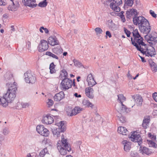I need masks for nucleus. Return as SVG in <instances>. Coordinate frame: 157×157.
I'll return each mask as SVG.
<instances>
[{
    "label": "nucleus",
    "instance_id": "5701e85b",
    "mask_svg": "<svg viewBox=\"0 0 157 157\" xmlns=\"http://www.w3.org/2000/svg\"><path fill=\"white\" fill-rule=\"evenodd\" d=\"M150 118L149 116H147L144 117L142 124V126L144 129H146L148 126L150 121Z\"/></svg>",
    "mask_w": 157,
    "mask_h": 157
},
{
    "label": "nucleus",
    "instance_id": "cd10ccee",
    "mask_svg": "<svg viewBox=\"0 0 157 157\" xmlns=\"http://www.w3.org/2000/svg\"><path fill=\"white\" fill-rule=\"evenodd\" d=\"M110 8L114 11L116 12H119L120 11V8L116 5L114 2H112L110 4Z\"/></svg>",
    "mask_w": 157,
    "mask_h": 157
},
{
    "label": "nucleus",
    "instance_id": "603ef678",
    "mask_svg": "<svg viewBox=\"0 0 157 157\" xmlns=\"http://www.w3.org/2000/svg\"><path fill=\"white\" fill-rule=\"evenodd\" d=\"M113 1L116 5L117 6H119L121 4H122V0H113Z\"/></svg>",
    "mask_w": 157,
    "mask_h": 157
},
{
    "label": "nucleus",
    "instance_id": "58836bf2",
    "mask_svg": "<svg viewBox=\"0 0 157 157\" xmlns=\"http://www.w3.org/2000/svg\"><path fill=\"white\" fill-rule=\"evenodd\" d=\"M73 62L74 63L75 65L77 67H80L82 66V65L81 63L77 60L74 59L73 60Z\"/></svg>",
    "mask_w": 157,
    "mask_h": 157
},
{
    "label": "nucleus",
    "instance_id": "c756f323",
    "mask_svg": "<svg viewBox=\"0 0 157 157\" xmlns=\"http://www.w3.org/2000/svg\"><path fill=\"white\" fill-rule=\"evenodd\" d=\"M45 55L52 57L54 59H55L57 60H59V56L53 53H52L48 51L46 52Z\"/></svg>",
    "mask_w": 157,
    "mask_h": 157
},
{
    "label": "nucleus",
    "instance_id": "052dcab7",
    "mask_svg": "<svg viewBox=\"0 0 157 157\" xmlns=\"http://www.w3.org/2000/svg\"><path fill=\"white\" fill-rule=\"evenodd\" d=\"M105 34L106 35V38L108 36H109V38H110L112 36V35H111V33L109 31H106V32L105 33Z\"/></svg>",
    "mask_w": 157,
    "mask_h": 157
},
{
    "label": "nucleus",
    "instance_id": "6e6d98bb",
    "mask_svg": "<svg viewBox=\"0 0 157 157\" xmlns=\"http://www.w3.org/2000/svg\"><path fill=\"white\" fill-rule=\"evenodd\" d=\"M31 43L30 41H28L27 43L26 44V47H27V48L29 49V51H31Z\"/></svg>",
    "mask_w": 157,
    "mask_h": 157
},
{
    "label": "nucleus",
    "instance_id": "49530a36",
    "mask_svg": "<svg viewBox=\"0 0 157 157\" xmlns=\"http://www.w3.org/2000/svg\"><path fill=\"white\" fill-rule=\"evenodd\" d=\"M77 114V113H76V111L75 110V109L74 108L73 109L71 110L70 112L68 113L67 114L68 115H70V116H72L73 115H75Z\"/></svg>",
    "mask_w": 157,
    "mask_h": 157
},
{
    "label": "nucleus",
    "instance_id": "aec40b11",
    "mask_svg": "<svg viewBox=\"0 0 157 157\" xmlns=\"http://www.w3.org/2000/svg\"><path fill=\"white\" fill-rule=\"evenodd\" d=\"M64 92L61 91L58 93L56 94L54 97V100L56 101H59L64 98Z\"/></svg>",
    "mask_w": 157,
    "mask_h": 157
},
{
    "label": "nucleus",
    "instance_id": "72a5a7b5",
    "mask_svg": "<svg viewBox=\"0 0 157 157\" xmlns=\"http://www.w3.org/2000/svg\"><path fill=\"white\" fill-rule=\"evenodd\" d=\"M118 98V100L120 101V102L122 104H123V101H125L126 100V98L124 97L122 94H120L117 95Z\"/></svg>",
    "mask_w": 157,
    "mask_h": 157
},
{
    "label": "nucleus",
    "instance_id": "0e129e2a",
    "mask_svg": "<svg viewBox=\"0 0 157 157\" xmlns=\"http://www.w3.org/2000/svg\"><path fill=\"white\" fill-rule=\"evenodd\" d=\"M22 2L24 5L27 6L28 2H29V0H22Z\"/></svg>",
    "mask_w": 157,
    "mask_h": 157
},
{
    "label": "nucleus",
    "instance_id": "a211bd4d",
    "mask_svg": "<svg viewBox=\"0 0 157 157\" xmlns=\"http://www.w3.org/2000/svg\"><path fill=\"white\" fill-rule=\"evenodd\" d=\"M12 4L13 5L11 6L10 5L8 7V9L9 10L12 11H15L19 6V2L17 1H14V0H10Z\"/></svg>",
    "mask_w": 157,
    "mask_h": 157
},
{
    "label": "nucleus",
    "instance_id": "c03bdc74",
    "mask_svg": "<svg viewBox=\"0 0 157 157\" xmlns=\"http://www.w3.org/2000/svg\"><path fill=\"white\" fill-rule=\"evenodd\" d=\"M33 2H31L30 0H29V2H28L27 6H28L32 8H34L37 6V4H35L33 3Z\"/></svg>",
    "mask_w": 157,
    "mask_h": 157
},
{
    "label": "nucleus",
    "instance_id": "f257e3e1",
    "mask_svg": "<svg viewBox=\"0 0 157 157\" xmlns=\"http://www.w3.org/2000/svg\"><path fill=\"white\" fill-rule=\"evenodd\" d=\"M13 82L6 83V86L8 87L7 92L2 97H0V104L4 107H6L8 103H11L16 97V91L17 90V83L13 82Z\"/></svg>",
    "mask_w": 157,
    "mask_h": 157
},
{
    "label": "nucleus",
    "instance_id": "774afa93",
    "mask_svg": "<svg viewBox=\"0 0 157 157\" xmlns=\"http://www.w3.org/2000/svg\"><path fill=\"white\" fill-rule=\"evenodd\" d=\"M74 95L76 98H80L81 97V95L80 94H78L77 93H75L74 94Z\"/></svg>",
    "mask_w": 157,
    "mask_h": 157
},
{
    "label": "nucleus",
    "instance_id": "dca6fc26",
    "mask_svg": "<svg viewBox=\"0 0 157 157\" xmlns=\"http://www.w3.org/2000/svg\"><path fill=\"white\" fill-rule=\"evenodd\" d=\"M42 121L46 124H50L53 122L54 120L50 115L47 114L43 117Z\"/></svg>",
    "mask_w": 157,
    "mask_h": 157
},
{
    "label": "nucleus",
    "instance_id": "a18cd8bd",
    "mask_svg": "<svg viewBox=\"0 0 157 157\" xmlns=\"http://www.w3.org/2000/svg\"><path fill=\"white\" fill-rule=\"evenodd\" d=\"M148 143L150 145V147H153L154 148H156L157 147V145L156 144L155 142L151 140L149 141Z\"/></svg>",
    "mask_w": 157,
    "mask_h": 157
},
{
    "label": "nucleus",
    "instance_id": "f03ea898",
    "mask_svg": "<svg viewBox=\"0 0 157 157\" xmlns=\"http://www.w3.org/2000/svg\"><path fill=\"white\" fill-rule=\"evenodd\" d=\"M57 148L60 153L62 155H66L67 152L71 151V145L67 142V139L62 137L61 143H58L57 145Z\"/></svg>",
    "mask_w": 157,
    "mask_h": 157
},
{
    "label": "nucleus",
    "instance_id": "7ed1b4c3",
    "mask_svg": "<svg viewBox=\"0 0 157 157\" xmlns=\"http://www.w3.org/2000/svg\"><path fill=\"white\" fill-rule=\"evenodd\" d=\"M65 121H61L58 123V128L52 129V132L55 136L59 137L60 132H63L66 130Z\"/></svg>",
    "mask_w": 157,
    "mask_h": 157
},
{
    "label": "nucleus",
    "instance_id": "4468645a",
    "mask_svg": "<svg viewBox=\"0 0 157 157\" xmlns=\"http://www.w3.org/2000/svg\"><path fill=\"white\" fill-rule=\"evenodd\" d=\"M132 98L138 106H140L142 105L143 99L141 95L139 94H136L132 96Z\"/></svg>",
    "mask_w": 157,
    "mask_h": 157
},
{
    "label": "nucleus",
    "instance_id": "864d4df0",
    "mask_svg": "<svg viewBox=\"0 0 157 157\" xmlns=\"http://www.w3.org/2000/svg\"><path fill=\"white\" fill-rule=\"evenodd\" d=\"M74 109L77 114L79 113L80 111L82 110V108L79 107H75Z\"/></svg>",
    "mask_w": 157,
    "mask_h": 157
},
{
    "label": "nucleus",
    "instance_id": "69168bd1",
    "mask_svg": "<svg viewBox=\"0 0 157 157\" xmlns=\"http://www.w3.org/2000/svg\"><path fill=\"white\" fill-rule=\"evenodd\" d=\"M148 136L151 139H155L156 138L155 136H154L152 135L151 133H148Z\"/></svg>",
    "mask_w": 157,
    "mask_h": 157
},
{
    "label": "nucleus",
    "instance_id": "39448f33",
    "mask_svg": "<svg viewBox=\"0 0 157 157\" xmlns=\"http://www.w3.org/2000/svg\"><path fill=\"white\" fill-rule=\"evenodd\" d=\"M132 36L134 40L131 37V41L132 44V41H134L135 42L140 44L139 43H143V38L141 36L139 33L137 29H136L133 30L132 32Z\"/></svg>",
    "mask_w": 157,
    "mask_h": 157
},
{
    "label": "nucleus",
    "instance_id": "f8f14e48",
    "mask_svg": "<svg viewBox=\"0 0 157 157\" xmlns=\"http://www.w3.org/2000/svg\"><path fill=\"white\" fill-rule=\"evenodd\" d=\"M148 24H142L139 27L141 33H144L148 34L151 31L149 21Z\"/></svg>",
    "mask_w": 157,
    "mask_h": 157
},
{
    "label": "nucleus",
    "instance_id": "ddd939ff",
    "mask_svg": "<svg viewBox=\"0 0 157 157\" xmlns=\"http://www.w3.org/2000/svg\"><path fill=\"white\" fill-rule=\"evenodd\" d=\"M156 52L154 48L151 45L148 46V48L146 51V53H144L146 56L151 57L154 56Z\"/></svg>",
    "mask_w": 157,
    "mask_h": 157
},
{
    "label": "nucleus",
    "instance_id": "393cba45",
    "mask_svg": "<svg viewBox=\"0 0 157 157\" xmlns=\"http://www.w3.org/2000/svg\"><path fill=\"white\" fill-rule=\"evenodd\" d=\"M53 52L57 54L59 56L62 54L63 52V50L61 48L60 46H58L56 48H54L52 49Z\"/></svg>",
    "mask_w": 157,
    "mask_h": 157
},
{
    "label": "nucleus",
    "instance_id": "37998d69",
    "mask_svg": "<svg viewBox=\"0 0 157 157\" xmlns=\"http://www.w3.org/2000/svg\"><path fill=\"white\" fill-rule=\"evenodd\" d=\"M154 33L155 39L151 38V39H152V42H149V43L152 45L155 44V42L157 43V33Z\"/></svg>",
    "mask_w": 157,
    "mask_h": 157
},
{
    "label": "nucleus",
    "instance_id": "20e7f679",
    "mask_svg": "<svg viewBox=\"0 0 157 157\" xmlns=\"http://www.w3.org/2000/svg\"><path fill=\"white\" fill-rule=\"evenodd\" d=\"M137 15L134 16L133 17V24L136 25H138L139 27L142 24H148V20L144 17L137 16Z\"/></svg>",
    "mask_w": 157,
    "mask_h": 157
},
{
    "label": "nucleus",
    "instance_id": "e433bc0d",
    "mask_svg": "<svg viewBox=\"0 0 157 157\" xmlns=\"http://www.w3.org/2000/svg\"><path fill=\"white\" fill-rule=\"evenodd\" d=\"M48 2L46 0H44L43 1L40 2L38 4V6L41 7H45L47 5Z\"/></svg>",
    "mask_w": 157,
    "mask_h": 157
},
{
    "label": "nucleus",
    "instance_id": "f704fd0d",
    "mask_svg": "<svg viewBox=\"0 0 157 157\" xmlns=\"http://www.w3.org/2000/svg\"><path fill=\"white\" fill-rule=\"evenodd\" d=\"M48 150L47 148H45L42 150L39 154L40 157H44L45 155L48 152Z\"/></svg>",
    "mask_w": 157,
    "mask_h": 157
},
{
    "label": "nucleus",
    "instance_id": "e2e57ef3",
    "mask_svg": "<svg viewBox=\"0 0 157 157\" xmlns=\"http://www.w3.org/2000/svg\"><path fill=\"white\" fill-rule=\"evenodd\" d=\"M153 98L156 101L157 100V93H155L153 94Z\"/></svg>",
    "mask_w": 157,
    "mask_h": 157
},
{
    "label": "nucleus",
    "instance_id": "9b49d317",
    "mask_svg": "<svg viewBox=\"0 0 157 157\" xmlns=\"http://www.w3.org/2000/svg\"><path fill=\"white\" fill-rule=\"evenodd\" d=\"M48 47V44L47 41L44 40H41L39 45V51L42 52L47 50Z\"/></svg>",
    "mask_w": 157,
    "mask_h": 157
},
{
    "label": "nucleus",
    "instance_id": "bf43d9fd",
    "mask_svg": "<svg viewBox=\"0 0 157 157\" xmlns=\"http://www.w3.org/2000/svg\"><path fill=\"white\" fill-rule=\"evenodd\" d=\"M6 5V0H0V6H5Z\"/></svg>",
    "mask_w": 157,
    "mask_h": 157
},
{
    "label": "nucleus",
    "instance_id": "de8ad7c7",
    "mask_svg": "<svg viewBox=\"0 0 157 157\" xmlns=\"http://www.w3.org/2000/svg\"><path fill=\"white\" fill-rule=\"evenodd\" d=\"M94 30L97 35H98V34L101 33L103 32L102 29L100 28L99 27L95 28L94 29Z\"/></svg>",
    "mask_w": 157,
    "mask_h": 157
},
{
    "label": "nucleus",
    "instance_id": "9d476101",
    "mask_svg": "<svg viewBox=\"0 0 157 157\" xmlns=\"http://www.w3.org/2000/svg\"><path fill=\"white\" fill-rule=\"evenodd\" d=\"M36 130L37 132L41 135L44 136H48L49 134V131L45 128L42 125H39L37 126Z\"/></svg>",
    "mask_w": 157,
    "mask_h": 157
},
{
    "label": "nucleus",
    "instance_id": "8fccbe9b",
    "mask_svg": "<svg viewBox=\"0 0 157 157\" xmlns=\"http://www.w3.org/2000/svg\"><path fill=\"white\" fill-rule=\"evenodd\" d=\"M148 34H147L146 35L144 36V38L145 40H147L148 41H150L152 42V36H151V37H150V35H149Z\"/></svg>",
    "mask_w": 157,
    "mask_h": 157
},
{
    "label": "nucleus",
    "instance_id": "4c0bfd02",
    "mask_svg": "<svg viewBox=\"0 0 157 157\" xmlns=\"http://www.w3.org/2000/svg\"><path fill=\"white\" fill-rule=\"evenodd\" d=\"M87 82H88L89 86L90 87H92L96 84V82L94 78L91 79L90 80H89V81Z\"/></svg>",
    "mask_w": 157,
    "mask_h": 157
},
{
    "label": "nucleus",
    "instance_id": "79ce46f5",
    "mask_svg": "<svg viewBox=\"0 0 157 157\" xmlns=\"http://www.w3.org/2000/svg\"><path fill=\"white\" fill-rule=\"evenodd\" d=\"M124 11H122L120 13H119L118 15L120 17L123 22H124L125 21V18L124 16Z\"/></svg>",
    "mask_w": 157,
    "mask_h": 157
},
{
    "label": "nucleus",
    "instance_id": "3c124183",
    "mask_svg": "<svg viewBox=\"0 0 157 157\" xmlns=\"http://www.w3.org/2000/svg\"><path fill=\"white\" fill-rule=\"evenodd\" d=\"M48 101L47 102V104L48 105V107H50L53 105L54 104V102L51 99H48Z\"/></svg>",
    "mask_w": 157,
    "mask_h": 157
},
{
    "label": "nucleus",
    "instance_id": "0eeeda50",
    "mask_svg": "<svg viewBox=\"0 0 157 157\" xmlns=\"http://www.w3.org/2000/svg\"><path fill=\"white\" fill-rule=\"evenodd\" d=\"M140 44L135 42L132 41V44L135 46L137 50L140 51L143 55L146 53V51L148 48L147 46L143 42V43H139Z\"/></svg>",
    "mask_w": 157,
    "mask_h": 157
},
{
    "label": "nucleus",
    "instance_id": "5fc2aeb1",
    "mask_svg": "<svg viewBox=\"0 0 157 157\" xmlns=\"http://www.w3.org/2000/svg\"><path fill=\"white\" fill-rule=\"evenodd\" d=\"M29 105V104L27 103H21V106L23 108H26L28 107Z\"/></svg>",
    "mask_w": 157,
    "mask_h": 157
},
{
    "label": "nucleus",
    "instance_id": "a878e982",
    "mask_svg": "<svg viewBox=\"0 0 157 157\" xmlns=\"http://www.w3.org/2000/svg\"><path fill=\"white\" fill-rule=\"evenodd\" d=\"M108 27L110 29L115 30L116 29V25L112 20L109 19L108 21Z\"/></svg>",
    "mask_w": 157,
    "mask_h": 157
},
{
    "label": "nucleus",
    "instance_id": "7c9ffc66",
    "mask_svg": "<svg viewBox=\"0 0 157 157\" xmlns=\"http://www.w3.org/2000/svg\"><path fill=\"white\" fill-rule=\"evenodd\" d=\"M4 78L6 80H13V75L10 72H7L4 75Z\"/></svg>",
    "mask_w": 157,
    "mask_h": 157
},
{
    "label": "nucleus",
    "instance_id": "bb28decb",
    "mask_svg": "<svg viewBox=\"0 0 157 157\" xmlns=\"http://www.w3.org/2000/svg\"><path fill=\"white\" fill-rule=\"evenodd\" d=\"M149 63L150 67L151 68L152 70L156 72L157 71V65L152 60L150 59L148 60Z\"/></svg>",
    "mask_w": 157,
    "mask_h": 157
},
{
    "label": "nucleus",
    "instance_id": "412c9836",
    "mask_svg": "<svg viewBox=\"0 0 157 157\" xmlns=\"http://www.w3.org/2000/svg\"><path fill=\"white\" fill-rule=\"evenodd\" d=\"M122 144L124 145V151L126 152L129 151L131 147V142L127 140H123L122 142Z\"/></svg>",
    "mask_w": 157,
    "mask_h": 157
},
{
    "label": "nucleus",
    "instance_id": "a19ab883",
    "mask_svg": "<svg viewBox=\"0 0 157 157\" xmlns=\"http://www.w3.org/2000/svg\"><path fill=\"white\" fill-rule=\"evenodd\" d=\"M10 132L9 129L7 127H5L4 128L2 131V133L5 136L7 135Z\"/></svg>",
    "mask_w": 157,
    "mask_h": 157
},
{
    "label": "nucleus",
    "instance_id": "c85d7f7f",
    "mask_svg": "<svg viewBox=\"0 0 157 157\" xmlns=\"http://www.w3.org/2000/svg\"><path fill=\"white\" fill-rule=\"evenodd\" d=\"M82 104L83 105L87 106L88 107H90L93 108L94 106V105L91 103L89 100L86 99H84L82 101Z\"/></svg>",
    "mask_w": 157,
    "mask_h": 157
},
{
    "label": "nucleus",
    "instance_id": "f3484780",
    "mask_svg": "<svg viewBox=\"0 0 157 157\" xmlns=\"http://www.w3.org/2000/svg\"><path fill=\"white\" fill-rule=\"evenodd\" d=\"M48 44L52 46L58 45L59 42L57 38L55 36L49 37L48 39Z\"/></svg>",
    "mask_w": 157,
    "mask_h": 157
},
{
    "label": "nucleus",
    "instance_id": "2eb2a0df",
    "mask_svg": "<svg viewBox=\"0 0 157 157\" xmlns=\"http://www.w3.org/2000/svg\"><path fill=\"white\" fill-rule=\"evenodd\" d=\"M126 17L127 18L131 19L132 16H136L138 15V13L135 9H132L128 10L126 11Z\"/></svg>",
    "mask_w": 157,
    "mask_h": 157
},
{
    "label": "nucleus",
    "instance_id": "c9c22d12",
    "mask_svg": "<svg viewBox=\"0 0 157 157\" xmlns=\"http://www.w3.org/2000/svg\"><path fill=\"white\" fill-rule=\"evenodd\" d=\"M117 119L119 120L121 122L124 123L126 122V119L124 117L122 116L121 114L117 116Z\"/></svg>",
    "mask_w": 157,
    "mask_h": 157
},
{
    "label": "nucleus",
    "instance_id": "ea45409f",
    "mask_svg": "<svg viewBox=\"0 0 157 157\" xmlns=\"http://www.w3.org/2000/svg\"><path fill=\"white\" fill-rule=\"evenodd\" d=\"M134 0H127L125 1L124 6L127 5L128 6H132L133 4Z\"/></svg>",
    "mask_w": 157,
    "mask_h": 157
},
{
    "label": "nucleus",
    "instance_id": "4d7b16f0",
    "mask_svg": "<svg viewBox=\"0 0 157 157\" xmlns=\"http://www.w3.org/2000/svg\"><path fill=\"white\" fill-rule=\"evenodd\" d=\"M150 13L151 15L154 17L156 18V14L154 12L151 10H150Z\"/></svg>",
    "mask_w": 157,
    "mask_h": 157
},
{
    "label": "nucleus",
    "instance_id": "4be33fe9",
    "mask_svg": "<svg viewBox=\"0 0 157 157\" xmlns=\"http://www.w3.org/2000/svg\"><path fill=\"white\" fill-rule=\"evenodd\" d=\"M139 151L140 153L144 155L146 154L149 155L151 154L152 152L150 150L145 147L140 146Z\"/></svg>",
    "mask_w": 157,
    "mask_h": 157
},
{
    "label": "nucleus",
    "instance_id": "09e8293b",
    "mask_svg": "<svg viewBox=\"0 0 157 157\" xmlns=\"http://www.w3.org/2000/svg\"><path fill=\"white\" fill-rule=\"evenodd\" d=\"M124 33L126 34L127 37H128L130 36L131 33L127 29L125 28H124Z\"/></svg>",
    "mask_w": 157,
    "mask_h": 157
},
{
    "label": "nucleus",
    "instance_id": "680f3d73",
    "mask_svg": "<svg viewBox=\"0 0 157 157\" xmlns=\"http://www.w3.org/2000/svg\"><path fill=\"white\" fill-rule=\"evenodd\" d=\"M63 77H64V78H67L68 74L67 73L66 71L65 70H63Z\"/></svg>",
    "mask_w": 157,
    "mask_h": 157
},
{
    "label": "nucleus",
    "instance_id": "b1692460",
    "mask_svg": "<svg viewBox=\"0 0 157 157\" xmlns=\"http://www.w3.org/2000/svg\"><path fill=\"white\" fill-rule=\"evenodd\" d=\"M117 131L119 133L124 135H126L128 133V131L127 129L123 127H118Z\"/></svg>",
    "mask_w": 157,
    "mask_h": 157
},
{
    "label": "nucleus",
    "instance_id": "423d86ee",
    "mask_svg": "<svg viewBox=\"0 0 157 157\" xmlns=\"http://www.w3.org/2000/svg\"><path fill=\"white\" fill-rule=\"evenodd\" d=\"M72 82V81L70 78H63L60 86L62 90H65L71 87Z\"/></svg>",
    "mask_w": 157,
    "mask_h": 157
},
{
    "label": "nucleus",
    "instance_id": "6e6552de",
    "mask_svg": "<svg viewBox=\"0 0 157 157\" xmlns=\"http://www.w3.org/2000/svg\"><path fill=\"white\" fill-rule=\"evenodd\" d=\"M25 79V82L29 83H34L36 81V78L34 75L31 73L27 71L24 74Z\"/></svg>",
    "mask_w": 157,
    "mask_h": 157
},
{
    "label": "nucleus",
    "instance_id": "13d9d810",
    "mask_svg": "<svg viewBox=\"0 0 157 157\" xmlns=\"http://www.w3.org/2000/svg\"><path fill=\"white\" fill-rule=\"evenodd\" d=\"M94 78L91 74H89L87 77L86 79L87 81H89V80H90L91 79Z\"/></svg>",
    "mask_w": 157,
    "mask_h": 157
},
{
    "label": "nucleus",
    "instance_id": "2f4dec72",
    "mask_svg": "<svg viewBox=\"0 0 157 157\" xmlns=\"http://www.w3.org/2000/svg\"><path fill=\"white\" fill-rule=\"evenodd\" d=\"M55 65H54L53 62L50 63L49 66V69L50 70V73L51 74H53L56 72V71L55 69Z\"/></svg>",
    "mask_w": 157,
    "mask_h": 157
},
{
    "label": "nucleus",
    "instance_id": "338daca9",
    "mask_svg": "<svg viewBox=\"0 0 157 157\" xmlns=\"http://www.w3.org/2000/svg\"><path fill=\"white\" fill-rule=\"evenodd\" d=\"M4 136L3 135L0 134V142H2V141H3L4 140Z\"/></svg>",
    "mask_w": 157,
    "mask_h": 157
},
{
    "label": "nucleus",
    "instance_id": "6ab92c4d",
    "mask_svg": "<svg viewBox=\"0 0 157 157\" xmlns=\"http://www.w3.org/2000/svg\"><path fill=\"white\" fill-rule=\"evenodd\" d=\"M93 89L90 87H87L85 89L86 95L90 99H93L94 97V95L93 94Z\"/></svg>",
    "mask_w": 157,
    "mask_h": 157
},
{
    "label": "nucleus",
    "instance_id": "473e14b6",
    "mask_svg": "<svg viewBox=\"0 0 157 157\" xmlns=\"http://www.w3.org/2000/svg\"><path fill=\"white\" fill-rule=\"evenodd\" d=\"M121 105H122V107L120 108V109L119 110L121 113H127V109L126 106L124 105L123 104H121Z\"/></svg>",
    "mask_w": 157,
    "mask_h": 157
},
{
    "label": "nucleus",
    "instance_id": "1a4fd4ad",
    "mask_svg": "<svg viewBox=\"0 0 157 157\" xmlns=\"http://www.w3.org/2000/svg\"><path fill=\"white\" fill-rule=\"evenodd\" d=\"M131 140L133 142H137L138 144L140 146L142 142V140L140 135L137 132H133L130 137Z\"/></svg>",
    "mask_w": 157,
    "mask_h": 157
}]
</instances>
